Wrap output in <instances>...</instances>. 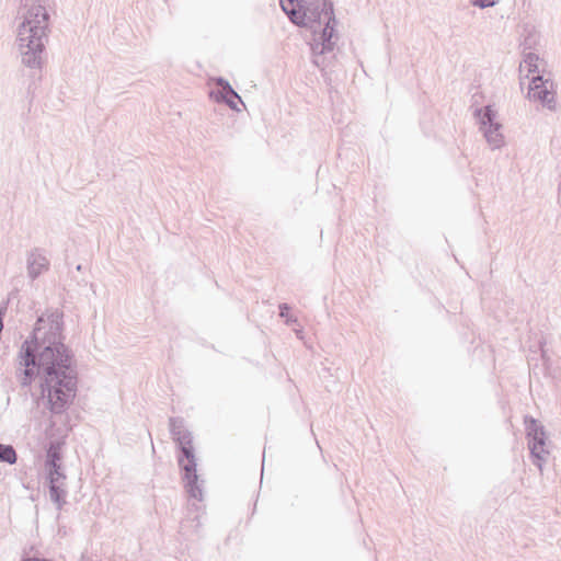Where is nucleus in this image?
Returning a JSON list of instances; mask_svg holds the SVG:
<instances>
[{"label": "nucleus", "mask_w": 561, "mask_h": 561, "mask_svg": "<svg viewBox=\"0 0 561 561\" xmlns=\"http://www.w3.org/2000/svg\"><path fill=\"white\" fill-rule=\"evenodd\" d=\"M525 425L533 463L542 472L543 463L549 455V450L546 449L547 437L545 427L531 416L525 417Z\"/></svg>", "instance_id": "nucleus-5"}, {"label": "nucleus", "mask_w": 561, "mask_h": 561, "mask_svg": "<svg viewBox=\"0 0 561 561\" xmlns=\"http://www.w3.org/2000/svg\"><path fill=\"white\" fill-rule=\"evenodd\" d=\"M279 5L291 23L300 27H309L313 38L311 50L313 64L321 67L319 56L334 49L335 26L337 21L331 0H279Z\"/></svg>", "instance_id": "nucleus-2"}, {"label": "nucleus", "mask_w": 561, "mask_h": 561, "mask_svg": "<svg viewBox=\"0 0 561 561\" xmlns=\"http://www.w3.org/2000/svg\"><path fill=\"white\" fill-rule=\"evenodd\" d=\"M61 458H62V455H61V447H60L59 443L50 442L49 446L46 450L45 467L61 465Z\"/></svg>", "instance_id": "nucleus-12"}, {"label": "nucleus", "mask_w": 561, "mask_h": 561, "mask_svg": "<svg viewBox=\"0 0 561 561\" xmlns=\"http://www.w3.org/2000/svg\"><path fill=\"white\" fill-rule=\"evenodd\" d=\"M474 115L479 118L480 129L490 145L494 149H500L504 145V136L501 133L502 125L495 121L496 112L491 105L478 108Z\"/></svg>", "instance_id": "nucleus-7"}, {"label": "nucleus", "mask_w": 561, "mask_h": 561, "mask_svg": "<svg viewBox=\"0 0 561 561\" xmlns=\"http://www.w3.org/2000/svg\"><path fill=\"white\" fill-rule=\"evenodd\" d=\"M21 561H53V560L45 559V558H37V557H26V558H23Z\"/></svg>", "instance_id": "nucleus-16"}, {"label": "nucleus", "mask_w": 561, "mask_h": 561, "mask_svg": "<svg viewBox=\"0 0 561 561\" xmlns=\"http://www.w3.org/2000/svg\"><path fill=\"white\" fill-rule=\"evenodd\" d=\"M49 14L38 0L24 14L23 22L18 27V45L22 64L28 68H39L42 55L48 41Z\"/></svg>", "instance_id": "nucleus-3"}, {"label": "nucleus", "mask_w": 561, "mask_h": 561, "mask_svg": "<svg viewBox=\"0 0 561 561\" xmlns=\"http://www.w3.org/2000/svg\"><path fill=\"white\" fill-rule=\"evenodd\" d=\"M279 309V317L285 318L287 323H290L293 320L288 318V313L290 310V307L288 304L283 302L278 306Z\"/></svg>", "instance_id": "nucleus-15"}, {"label": "nucleus", "mask_w": 561, "mask_h": 561, "mask_svg": "<svg viewBox=\"0 0 561 561\" xmlns=\"http://www.w3.org/2000/svg\"><path fill=\"white\" fill-rule=\"evenodd\" d=\"M27 275L31 279H36L44 271L49 267V261L39 249L32 250L27 255Z\"/></svg>", "instance_id": "nucleus-10"}, {"label": "nucleus", "mask_w": 561, "mask_h": 561, "mask_svg": "<svg viewBox=\"0 0 561 561\" xmlns=\"http://www.w3.org/2000/svg\"><path fill=\"white\" fill-rule=\"evenodd\" d=\"M527 96L534 102L540 103L549 111L557 110L556 85L550 75L533 76L529 82Z\"/></svg>", "instance_id": "nucleus-6"}, {"label": "nucleus", "mask_w": 561, "mask_h": 561, "mask_svg": "<svg viewBox=\"0 0 561 561\" xmlns=\"http://www.w3.org/2000/svg\"><path fill=\"white\" fill-rule=\"evenodd\" d=\"M539 56L533 51L526 53L523 51V60L519 64V72L523 75L526 72L525 77L529 78L530 75L537 76L540 75L539 69Z\"/></svg>", "instance_id": "nucleus-11"}, {"label": "nucleus", "mask_w": 561, "mask_h": 561, "mask_svg": "<svg viewBox=\"0 0 561 561\" xmlns=\"http://www.w3.org/2000/svg\"><path fill=\"white\" fill-rule=\"evenodd\" d=\"M473 7L485 9L497 4L499 0H470Z\"/></svg>", "instance_id": "nucleus-14"}, {"label": "nucleus", "mask_w": 561, "mask_h": 561, "mask_svg": "<svg viewBox=\"0 0 561 561\" xmlns=\"http://www.w3.org/2000/svg\"><path fill=\"white\" fill-rule=\"evenodd\" d=\"M80 561H92V560H90L85 554H82Z\"/></svg>", "instance_id": "nucleus-17"}, {"label": "nucleus", "mask_w": 561, "mask_h": 561, "mask_svg": "<svg viewBox=\"0 0 561 561\" xmlns=\"http://www.w3.org/2000/svg\"><path fill=\"white\" fill-rule=\"evenodd\" d=\"M4 310H5V308H0V317H1V319H2V318H3V316H4Z\"/></svg>", "instance_id": "nucleus-18"}, {"label": "nucleus", "mask_w": 561, "mask_h": 561, "mask_svg": "<svg viewBox=\"0 0 561 561\" xmlns=\"http://www.w3.org/2000/svg\"><path fill=\"white\" fill-rule=\"evenodd\" d=\"M49 496L57 510H61L66 504V474L61 465L46 466Z\"/></svg>", "instance_id": "nucleus-8"}, {"label": "nucleus", "mask_w": 561, "mask_h": 561, "mask_svg": "<svg viewBox=\"0 0 561 561\" xmlns=\"http://www.w3.org/2000/svg\"><path fill=\"white\" fill-rule=\"evenodd\" d=\"M18 460V455L12 445H4L0 443V461L9 465H14Z\"/></svg>", "instance_id": "nucleus-13"}, {"label": "nucleus", "mask_w": 561, "mask_h": 561, "mask_svg": "<svg viewBox=\"0 0 561 561\" xmlns=\"http://www.w3.org/2000/svg\"><path fill=\"white\" fill-rule=\"evenodd\" d=\"M169 423L172 439L176 443L180 450L178 462L182 471L184 488L190 497L203 501L204 480H199L197 474L192 433L184 427L183 420L180 417H170Z\"/></svg>", "instance_id": "nucleus-4"}, {"label": "nucleus", "mask_w": 561, "mask_h": 561, "mask_svg": "<svg viewBox=\"0 0 561 561\" xmlns=\"http://www.w3.org/2000/svg\"><path fill=\"white\" fill-rule=\"evenodd\" d=\"M217 90H211L209 95L218 103L227 104L231 110L239 112L238 102L242 103L241 96L233 90L231 84L224 78L215 79Z\"/></svg>", "instance_id": "nucleus-9"}, {"label": "nucleus", "mask_w": 561, "mask_h": 561, "mask_svg": "<svg viewBox=\"0 0 561 561\" xmlns=\"http://www.w3.org/2000/svg\"><path fill=\"white\" fill-rule=\"evenodd\" d=\"M65 339L64 313L54 310L37 318L19 352L18 380L28 387L39 377L42 396L54 414L64 413L77 393V365Z\"/></svg>", "instance_id": "nucleus-1"}]
</instances>
